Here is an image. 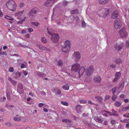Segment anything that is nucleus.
Instances as JSON below:
<instances>
[{
  "label": "nucleus",
  "mask_w": 129,
  "mask_h": 129,
  "mask_svg": "<svg viewBox=\"0 0 129 129\" xmlns=\"http://www.w3.org/2000/svg\"><path fill=\"white\" fill-rule=\"evenodd\" d=\"M62 121L63 122H70V120L67 119H64L62 120Z\"/></svg>",
  "instance_id": "obj_43"
},
{
  "label": "nucleus",
  "mask_w": 129,
  "mask_h": 129,
  "mask_svg": "<svg viewBox=\"0 0 129 129\" xmlns=\"http://www.w3.org/2000/svg\"><path fill=\"white\" fill-rule=\"evenodd\" d=\"M28 30V31L30 33L32 32H33L34 31L33 29L31 28H29Z\"/></svg>",
  "instance_id": "obj_42"
},
{
  "label": "nucleus",
  "mask_w": 129,
  "mask_h": 129,
  "mask_svg": "<svg viewBox=\"0 0 129 129\" xmlns=\"http://www.w3.org/2000/svg\"><path fill=\"white\" fill-rule=\"evenodd\" d=\"M57 0H47L45 3L44 5L48 7L52 6Z\"/></svg>",
  "instance_id": "obj_8"
},
{
  "label": "nucleus",
  "mask_w": 129,
  "mask_h": 129,
  "mask_svg": "<svg viewBox=\"0 0 129 129\" xmlns=\"http://www.w3.org/2000/svg\"><path fill=\"white\" fill-rule=\"evenodd\" d=\"M121 75V74L120 72H117L116 73L115 77L119 79V78Z\"/></svg>",
  "instance_id": "obj_25"
},
{
  "label": "nucleus",
  "mask_w": 129,
  "mask_h": 129,
  "mask_svg": "<svg viewBox=\"0 0 129 129\" xmlns=\"http://www.w3.org/2000/svg\"><path fill=\"white\" fill-rule=\"evenodd\" d=\"M82 122L84 123V124L87 125H88L89 126L90 125V124L86 121L83 120L82 121Z\"/></svg>",
  "instance_id": "obj_37"
},
{
  "label": "nucleus",
  "mask_w": 129,
  "mask_h": 129,
  "mask_svg": "<svg viewBox=\"0 0 129 129\" xmlns=\"http://www.w3.org/2000/svg\"><path fill=\"white\" fill-rule=\"evenodd\" d=\"M55 92L58 94H60L61 93V92L60 90L59 89L57 88H55L54 89Z\"/></svg>",
  "instance_id": "obj_17"
},
{
  "label": "nucleus",
  "mask_w": 129,
  "mask_h": 129,
  "mask_svg": "<svg viewBox=\"0 0 129 129\" xmlns=\"http://www.w3.org/2000/svg\"><path fill=\"white\" fill-rule=\"evenodd\" d=\"M39 48L41 50H44V48L43 47V46L42 45H40L39 46Z\"/></svg>",
  "instance_id": "obj_45"
},
{
  "label": "nucleus",
  "mask_w": 129,
  "mask_h": 129,
  "mask_svg": "<svg viewBox=\"0 0 129 129\" xmlns=\"http://www.w3.org/2000/svg\"><path fill=\"white\" fill-rule=\"evenodd\" d=\"M37 13V12L36 10L34 9H32L30 12H29V14H31L32 13L33 14H36Z\"/></svg>",
  "instance_id": "obj_29"
},
{
  "label": "nucleus",
  "mask_w": 129,
  "mask_h": 129,
  "mask_svg": "<svg viewBox=\"0 0 129 129\" xmlns=\"http://www.w3.org/2000/svg\"><path fill=\"white\" fill-rule=\"evenodd\" d=\"M5 125L8 126H11V124L10 122H7L5 123Z\"/></svg>",
  "instance_id": "obj_50"
},
{
  "label": "nucleus",
  "mask_w": 129,
  "mask_h": 129,
  "mask_svg": "<svg viewBox=\"0 0 129 129\" xmlns=\"http://www.w3.org/2000/svg\"><path fill=\"white\" fill-rule=\"evenodd\" d=\"M118 16V12L115 10L113 12L111 15V17L114 19H116Z\"/></svg>",
  "instance_id": "obj_12"
},
{
  "label": "nucleus",
  "mask_w": 129,
  "mask_h": 129,
  "mask_svg": "<svg viewBox=\"0 0 129 129\" xmlns=\"http://www.w3.org/2000/svg\"><path fill=\"white\" fill-rule=\"evenodd\" d=\"M115 122V121L114 120H112L111 121V123L112 124H114Z\"/></svg>",
  "instance_id": "obj_57"
},
{
  "label": "nucleus",
  "mask_w": 129,
  "mask_h": 129,
  "mask_svg": "<svg viewBox=\"0 0 129 129\" xmlns=\"http://www.w3.org/2000/svg\"><path fill=\"white\" fill-rule=\"evenodd\" d=\"M86 23L85 21H83L82 22V26L83 27H85L86 26Z\"/></svg>",
  "instance_id": "obj_48"
},
{
  "label": "nucleus",
  "mask_w": 129,
  "mask_h": 129,
  "mask_svg": "<svg viewBox=\"0 0 129 129\" xmlns=\"http://www.w3.org/2000/svg\"><path fill=\"white\" fill-rule=\"evenodd\" d=\"M63 64V61L61 59H59L57 63V64L59 66H62Z\"/></svg>",
  "instance_id": "obj_24"
},
{
  "label": "nucleus",
  "mask_w": 129,
  "mask_h": 129,
  "mask_svg": "<svg viewBox=\"0 0 129 129\" xmlns=\"http://www.w3.org/2000/svg\"><path fill=\"white\" fill-rule=\"evenodd\" d=\"M81 103L85 104L87 103V101L85 100H81L80 101Z\"/></svg>",
  "instance_id": "obj_35"
},
{
  "label": "nucleus",
  "mask_w": 129,
  "mask_h": 129,
  "mask_svg": "<svg viewBox=\"0 0 129 129\" xmlns=\"http://www.w3.org/2000/svg\"><path fill=\"white\" fill-rule=\"evenodd\" d=\"M110 96H105V100H107L110 99Z\"/></svg>",
  "instance_id": "obj_58"
},
{
  "label": "nucleus",
  "mask_w": 129,
  "mask_h": 129,
  "mask_svg": "<svg viewBox=\"0 0 129 129\" xmlns=\"http://www.w3.org/2000/svg\"><path fill=\"white\" fill-rule=\"evenodd\" d=\"M51 38V40L53 42L56 43L58 41L59 37L58 34H54L52 35Z\"/></svg>",
  "instance_id": "obj_10"
},
{
  "label": "nucleus",
  "mask_w": 129,
  "mask_h": 129,
  "mask_svg": "<svg viewBox=\"0 0 129 129\" xmlns=\"http://www.w3.org/2000/svg\"><path fill=\"white\" fill-rule=\"evenodd\" d=\"M95 98L98 101L100 102L102 100V98L100 96H96L95 97Z\"/></svg>",
  "instance_id": "obj_32"
},
{
  "label": "nucleus",
  "mask_w": 129,
  "mask_h": 129,
  "mask_svg": "<svg viewBox=\"0 0 129 129\" xmlns=\"http://www.w3.org/2000/svg\"><path fill=\"white\" fill-rule=\"evenodd\" d=\"M124 86V84L123 83H122L120 84L119 86V88H121V90H122V89L123 88Z\"/></svg>",
  "instance_id": "obj_40"
},
{
  "label": "nucleus",
  "mask_w": 129,
  "mask_h": 129,
  "mask_svg": "<svg viewBox=\"0 0 129 129\" xmlns=\"http://www.w3.org/2000/svg\"><path fill=\"white\" fill-rule=\"evenodd\" d=\"M93 79L95 82L98 83L101 81V78L99 76H95L94 77Z\"/></svg>",
  "instance_id": "obj_15"
},
{
  "label": "nucleus",
  "mask_w": 129,
  "mask_h": 129,
  "mask_svg": "<svg viewBox=\"0 0 129 129\" xmlns=\"http://www.w3.org/2000/svg\"><path fill=\"white\" fill-rule=\"evenodd\" d=\"M24 4L23 2L21 3L20 4V8H22L24 6Z\"/></svg>",
  "instance_id": "obj_49"
},
{
  "label": "nucleus",
  "mask_w": 129,
  "mask_h": 129,
  "mask_svg": "<svg viewBox=\"0 0 129 129\" xmlns=\"http://www.w3.org/2000/svg\"><path fill=\"white\" fill-rule=\"evenodd\" d=\"M114 26L116 28L119 29L121 27V22L119 19H117L115 20Z\"/></svg>",
  "instance_id": "obj_7"
},
{
  "label": "nucleus",
  "mask_w": 129,
  "mask_h": 129,
  "mask_svg": "<svg viewBox=\"0 0 129 129\" xmlns=\"http://www.w3.org/2000/svg\"><path fill=\"white\" fill-rule=\"evenodd\" d=\"M25 65L23 63L21 64V65L20 66V67L21 68H25Z\"/></svg>",
  "instance_id": "obj_55"
},
{
  "label": "nucleus",
  "mask_w": 129,
  "mask_h": 129,
  "mask_svg": "<svg viewBox=\"0 0 129 129\" xmlns=\"http://www.w3.org/2000/svg\"><path fill=\"white\" fill-rule=\"evenodd\" d=\"M68 2L66 1H64L63 3L64 6H66L68 4Z\"/></svg>",
  "instance_id": "obj_62"
},
{
  "label": "nucleus",
  "mask_w": 129,
  "mask_h": 129,
  "mask_svg": "<svg viewBox=\"0 0 129 129\" xmlns=\"http://www.w3.org/2000/svg\"><path fill=\"white\" fill-rule=\"evenodd\" d=\"M120 36L122 38H124L127 35V32L126 29L123 27L121 28L118 32Z\"/></svg>",
  "instance_id": "obj_4"
},
{
  "label": "nucleus",
  "mask_w": 129,
  "mask_h": 129,
  "mask_svg": "<svg viewBox=\"0 0 129 129\" xmlns=\"http://www.w3.org/2000/svg\"><path fill=\"white\" fill-rule=\"evenodd\" d=\"M6 55V52L5 51L3 52L1 51V52H0V55Z\"/></svg>",
  "instance_id": "obj_39"
},
{
  "label": "nucleus",
  "mask_w": 129,
  "mask_h": 129,
  "mask_svg": "<svg viewBox=\"0 0 129 129\" xmlns=\"http://www.w3.org/2000/svg\"><path fill=\"white\" fill-rule=\"evenodd\" d=\"M115 61L116 62V63L117 64H119V63H122V61L121 59L117 58L115 59Z\"/></svg>",
  "instance_id": "obj_18"
},
{
  "label": "nucleus",
  "mask_w": 129,
  "mask_h": 129,
  "mask_svg": "<svg viewBox=\"0 0 129 129\" xmlns=\"http://www.w3.org/2000/svg\"><path fill=\"white\" fill-rule=\"evenodd\" d=\"M85 69L83 67H82L80 68L77 72H78L79 75V77L80 78L83 75L84 73Z\"/></svg>",
  "instance_id": "obj_9"
},
{
  "label": "nucleus",
  "mask_w": 129,
  "mask_h": 129,
  "mask_svg": "<svg viewBox=\"0 0 129 129\" xmlns=\"http://www.w3.org/2000/svg\"><path fill=\"white\" fill-rule=\"evenodd\" d=\"M78 10L77 9H75L70 11V13L71 14H73L78 12Z\"/></svg>",
  "instance_id": "obj_28"
},
{
  "label": "nucleus",
  "mask_w": 129,
  "mask_h": 129,
  "mask_svg": "<svg viewBox=\"0 0 129 129\" xmlns=\"http://www.w3.org/2000/svg\"><path fill=\"white\" fill-rule=\"evenodd\" d=\"M117 96L116 95H114V96H113L112 98V100L113 101H114L115 100V99L117 98Z\"/></svg>",
  "instance_id": "obj_46"
},
{
  "label": "nucleus",
  "mask_w": 129,
  "mask_h": 129,
  "mask_svg": "<svg viewBox=\"0 0 129 129\" xmlns=\"http://www.w3.org/2000/svg\"><path fill=\"white\" fill-rule=\"evenodd\" d=\"M23 73L25 76H26L27 74V72L26 71H23Z\"/></svg>",
  "instance_id": "obj_53"
},
{
  "label": "nucleus",
  "mask_w": 129,
  "mask_h": 129,
  "mask_svg": "<svg viewBox=\"0 0 129 129\" xmlns=\"http://www.w3.org/2000/svg\"><path fill=\"white\" fill-rule=\"evenodd\" d=\"M112 113L111 114V115H114L116 116H118V115L116 113L117 112L116 111H115L113 109L112 110Z\"/></svg>",
  "instance_id": "obj_23"
},
{
  "label": "nucleus",
  "mask_w": 129,
  "mask_h": 129,
  "mask_svg": "<svg viewBox=\"0 0 129 129\" xmlns=\"http://www.w3.org/2000/svg\"><path fill=\"white\" fill-rule=\"evenodd\" d=\"M18 115H17L16 116L14 117L13 118V120L16 121H19L21 120V118L20 117H18Z\"/></svg>",
  "instance_id": "obj_16"
},
{
  "label": "nucleus",
  "mask_w": 129,
  "mask_h": 129,
  "mask_svg": "<svg viewBox=\"0 0 129 129\" xmlns=\"http://www.w3.org/2000/svg\"><path fill=\"white\" fill-rule=\"evenodd\" d=\"M61 104L63 105L68 106L69 104L66 102L61 101Z\"/></svg>",
  "instance_id": "obj_30"
},
{
  "label": "nucleus",
  "mask_w": 129,
  "mask_h": 129,
  "mask_svg": "<svg viewBox=\"0 0 129 129\" xmlns=\"http://www.w3.org/2000/svg\"><path fill=\"white\" fill-rule=\"evenodd\" d=\"M116 87H114L113 88L112 90V93L113 94V95L114 94V93L115 92L116 90Z\"/></svg>",
  "instance_id": "obj_36"
},
{
  "label": "nucleus",
  "mask_w": 129,
  "mask_h": 129,
  "mask_svg": "<svg viewBox=\"0 0 129 129\" xmlns=\"http://www.w3.org/2000/svg\"><path fill=\"white\" fill-rule=\"evenodd\" d=\"M11 82L14 85H15L16 84V82L15 81L13 80H12Z\"/></svg>",
  "instance_id": "obj_54"
},
{
  "label": "nucleus",
  "mask_w": 129,
  "mask_h": 129,
  "mask_svg": "<svg viewBox=\"0 0 129 129\" xmlns=\"http://www.w3.org/2000/svg\"><path fill=\"white\" fill-rule=\"evenodd\" d=\"M41 92L42 94L43 95H46L45 92L43 91H41Z\"/></svg>",
  "instance_id": "obj_61"
},
{
  "label": "nucleus",
  "mask_w": 129,
  "mask_h": 129,
  "mask_svg": "<svg viewBox=\"0 0 129 129\" xmlns=\"http://www.w3.org/2000/svg\"><path fill=\"white\" fill-rule=\"evenodd\" d=\"M110 67L112 68H115L116 66L115 64H112L110 65Z\"/></svg>",
  "instance_id": "obj_51"
},
{
  "label": "nucleus",
  "mask_w": 129,
  "mask_h": 129,
  "mask_svg": "<svg viewBox=\"0 0 129 129\" xmlns=\"http://www.w3.org/2000/svg\"><path fill=\"white\" fill-rule=\"evenodd\" d=\"M88 103L90 104H93L92 103L90 100H89L88 101Z\"/></svg>",
  "instance_id": "obj_64"
},
{
  "label": "nucleus",
  "mask_w": 129,
  "mask_h": 129,
  "mask_svg": "<svg viewBox=\"0 0 129 129\" xmlns=\"http://www.w3.org/2000/svg\"><path fill=\"white\" fill-rule=\"evenodd\" d=\"M5 18L7 19H8L10 20H13V19L12 18L8 16H5Z\"/></svg>",
  "instance_id": "obj_38"
},
{
  "label": "nucleus",
  "mask_w": 129,
  "mask_h": 129,
  "mask_svg": "<svg viewBox=\"0 0 129 129\" xmlns=\"http://www.w3.org/2000/svg\"><path fill=\"white\" fill-rule=\"evenodd\" d=\"M94 119L97 122L99 123H101L102 122V120L100 118L95 117Z\"/></svg>",
  "instance_id": "obj_21"
},
{
  "label": "nucleus",
  "mask_w": 129,
  "mask_h": 129,
  "mask_svg": "<svg viewBox=\"0 0 129 129\" xmlns=\"http://www.w3.org/2000/svg\"><path fill=\"white\" fill-rule=\"evenodd\" d=\"M114 104L116 106L119 107L120 106L121 104L120 102L117 101L115 102Z\"/></svg>",
  "instance_id": "obj_31"
},
{
  "label": "nucleus",
  "mask_w": 129,
  "mask_h": 129,
  "mask_svg": "<svg viewBox=\"0 0 129 129\" xmlns=\"http://www.w3.org/2000/svg\"><path fill=\"white\" fill-rule=\"evenodd\" d=\"M26 17H25L23 19H22L21 20H20L19 22L18 23H22L23 21L25 20V19L26 18Z\"/></svg>",
  "instance_id": "obj_47"
},
{
  "label": "nucleus",
  "mask_w": 129,
  "mask_h": 129,
  "mask_svg": "<svg viewBox=\"0 0 129 129\" xmlns=\"http://www.w3.org/2000/svg\"><path fill=\"white\" fill-rule=\"evenodd\" d=\"M37 75L41 77H42L43 76V74H42L41 73L39 72H37Z\"/></svg>",
  "instance_id": "obj_34"
},
{
  "label": "nucleus",
  "mask_w": 129,
  "mask_h": 129,
  "mask_svg": "<svg viewBox=\"0 0 129 129\" xmlns=\"http://www.w3.org/2000/svg\"><path fill=\"white\" fill-rule=\"evenodd\" d=\"M94 71V69L92 65H90L87 68L86 71V75L88 76L91 75Z\"/></svg>",
  "instance_id": "obj_5"
},
{
  "label": "nucleus",
  "mask_w": 129,
  "mask_h": 129,
  "mask_svg": "<svg viewBox=\"0 0 129 129\" xmlns=\"http://www.w3.org/2000/svg\"><path fill=\"white\" fill-rule=\"evenodd\" d=\"M118 78L116 77H115V78L113 80V82H115L118 80Z\"/></svg>",
  "instance_id": "obj_56"
},
{
  "label": "nucleus",
  "mask_w": 129,
  "mask_h": 129,
  "mask_svg": "<svg viewBox=\"0 0 129 129\" xmlns=\"http://www.w3.org/2000/svg\"><path fill=\"white\" fill-rule=\"evenodd\" d=\"M31 23L32 25L36 27L38 26L39 25V23L37 22H32Z\"/></svg>",
  "instance_id": "obj_22"
},
{
  "label": "nucleus",
  "mask_w": 129,
  "mask_h": 129,
  "mask_svg": "<svg viewBox=\"0 0 129 129\" xmlns=\"http://www.w3.org/2000/svg\"><path fill=\"white\" fill-rule=\"evenodd\" d=\"M14 69L13 67H10L9 68V71L10 72H12L13 71H14Z\"/></svg>",
  "instance_id": "obj_44"
},
{
  "label": "nucleus",
  "mask_w": 129,
  "mask_h": 129,
  "mask_svg": "<svg viewBox=\"0 0 129 129\" xmlns=\"http://www.w3.org/2000/svg\"><path fill=\"white\" fill-rule=\"evenodd\" d=\"M47 29L48 31V34L50 35H52V34L49 31L48 28H47Z\"/></svg>",
  "instance_id": "obj_60"
},
{
  "label": "nucleus",
  "mask_w": 129,
  "mask_h": 129,
  "mask_svg": "<svg viewBox=\"0 0 129 129\" xmlns=\"http://www.w3.org/2000/svg\"><path fill=\"white\" fill-rule=\"evenodd\" d=\"M80 67V65L78 63H74L71 66V71L77 72Z\"/></svg>",
  "instance_id": "obj_3"
},
{
  "label": "nucleus",
  "mask_w": 129,
  "mask_h": 129,
  "mask_svg": "<svg viewBox=\"0 0 129 129\" xmlns=\"http://www.w3.org/2000/svg\"><path fill=\"white\" fill-rule=\"evenodd\" d=\"M8 49V47L6 46H4L3 47V49L4 50L7 49Z\"/></svg>",
  "instance_id": "obj_63"
},
{
  "label": "nucleus",
  "mask_w": 129,
  "mask_h": 129,
  "mask_svg": "<svg viewBox=\"0 0 129 129\" xmlns=\"http://www.w3.org/2000/svg\"><path fill=\"white\" fill-rule=\"evenodd\" d=\"M41 40L42 42L44 43H46L47 42L46 38L44 37H42Z\"/></svg>",
  "instance_id": "obj_26"
},
{
  "label": "nucleus",
  "mask_w": 129,
  "mask_h": 129,
  "mask_svg": "<svg viewBox=\"0 0 129 129\" xmlns=\"http://www.w3.org/2000/svg\"><path fill=\"white\" fill-rule=\"evenodd\" d=\"M43 104L42 103H40L39 105L38 106L39 107H41L43 106Z\"/></svg>",
  "instance_id": "obj_59"
},
{
  "label": "nucleus",
  "mask_w": 129,
  "mask_h": 129,
  "mask_svg": "<svg viewBox=\"0 0 129 129\" xmlns=\"http://www.w3.org/2000/svg\"><path fill=\"white\" fill-rule=\"evenodd\" d=\"M109 14H110V12L109 9L105 8V14L106 15V16L109 15Z\"/></svg>",
  "instance_id": "obj_27"
},
{
  "label": "nucleus",
  "mask_w": 129,
  "mask_h": 129,
  "mask_svg": "<svg viewBox=\"0 0 129 129\" xmlns=\"http://www.w3.org/2000/svg\"><path fill=\"white\" fill-rule=\"evenodd\" d=\"M73 56L74 58L75 61L77 62L81 58V54L78 51L75 52L73 55Z\"/></svg>",
  "instance_id": "obj_6"
},
{
  "label": "nucleus",
  "mask_w": 129,
  "mask_h": 129,
  "mask_svg": "<svg viewBox=\"0 0 129 129\" xmlns=\"http://www.w3.org/2000/svg\"><path fill=\"white\" fill-rule=\"evenodd\" d=\"M100 3L101 4H105V0H99Z\"/></svg>",
  "instance_id": "obj_41"
},
{
  "label": "nucleus",
  "mask_w": 129,
  "mask_h": 129,
  "mask_svg": "<svg viewBox=\"0 0 129 129\" xmlns=\"http://www.w3.org/2000/svg\"><path fill=\"white\" fill-rule=\"evenodd\" d=\"M21 72H17L16 73L15 75V78L17 79L18 78L20 77L21 76Z\"/></svg>",
  "instance_id": "obj_19"
},
{
  "label": "nucleus",
  "mask_w": 129,
  "mask_h": 129,
  "mask_svg": "<svg viewBox=\"0 0 129 129\" xmlns=\"http://www.w3.org/2000/svg\"><path fill=\"white\" fill-rule=\"evenodd\" d=\"M64 45L62 47V51L64 52H68L70 50L71 44L70 42L68 40H67L64 43Z\"/></svg>",
  "instance_id": "obj_2"
},
{
  "label": "nucleus",
  "mask_w": 129,
  "mask_h": 129,
  "mask_svg": "<svg viewBox=\"0 0 129 129\" xmlns=\"http://www.w3.org/2000/svg\"><path fill=\"white\" fill-rule=\"evenodd\" d=\"M82 106L81 105H77L75 107V109L76 112L78 113H81L82 108Z\"/></svg>",
  "instance_id": "obj_13"
},
{
  "label": "nucleus",
  "mask_w": 129,
  "mask_h": 129,
  "mask_svg": "<svg viewBox=\"0 0 129 129\" xmlns=\"http://www.w3.org/2000/svg\"><path fill=\"white\" fill-rule=\"evenodd\" d=\"M6 98L5 96H4L3 98H1L0 99V101L2 102H4L5 100H6Z\"/></svg>",
  "instance_id": "obj_33"
},
{
  "label": "nucleus",
  "mask_w": 129,
  "mask_h": 129,
  "mask_svg": "<svg viewBox=\"0 0 129 129\" xmlns=\"http://www.w3.org/2000/svg\"><path fill=\"white\" fill-rule=\"evenodd\" d=\"M62 88L65 90H68L69 89V85L66 84L63 86Z\"/></svg>",
  "instance_id": "obj_20"
},
{
  "label": "nucleus",
  "mask_w": 129,
  "mask_h": 129,
  "mask_svg": "<svg viewBox=\"0 0 129 129\" xmlns=\"http://www.w3.org/2000/svg\"><path fill=\"white\" fill-rule=\"evenodd\" d=\"M7 8L9 10L15 11L16 9L17 6L15 2L13 0H9L6 4Z\"/></svg>",
  "instance_id": "obj_1"
},
{
  "label": "nucleus",
  "mask_w": 129,
  "mask_h": 129,
  "mask_svg": "<svg viewBox=\"0 0 129 129\" xmlns=\"http://www.w3.org/2000/svg\"><path fill=\"white\" fill-rule=\"evenodd\" d=\"M129 46V42L128 41H127L126 42V47L128 48Z\"/></svg>",
  "instance_id": "obj_52"
},
{
  "label": "nucleus",
  "mask_w": 129,
  "mask_h": 129,
  "mask_svg": "<svg viewBox=\"0 0 129 129\" xmlns=\"http://www.w3.org/2000/svg\"><path fill=\"white\" fill-rule=\"evenodd\" d=\"M123 45V44H116L115 46V48L116 50L119 51L122 48Z\"/></svg>",
  "instance_id": "obj_14"
},
{
  "label": "nucleus",
  "mask_w": 129,
  "mask_h": 129,
  "mask_svg": "<svg viewBox=\"0 0 129 129\" xmlns=\"http://www.w3.org/2000/svg\"><path fill=\"white\" fill-rule=\"evenodd\" d=\"M24 12V10L21 11H18L15 14V15L18 19H21L22 17H23L22 14Z\"/></svg>",
  "instance_id": "obj_11"
}]
</instances>
